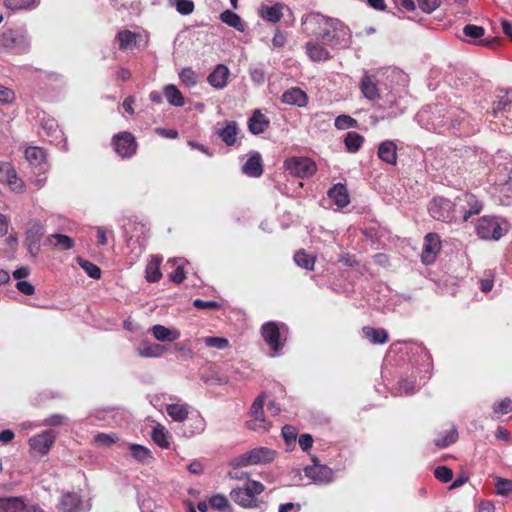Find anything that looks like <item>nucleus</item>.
Here are the masks:
<instances>
[{
  "mask_svg": "<svg viewBox=\"0 0 512 512\" xmlns=\"http://www.w3.org/2000/svg\"><path fill=\"white\" fill-rule=\"evenodd\" d=\"M304 30L324 44L336 45L340 37L347 35L348 27L340 20L326 17L320 13H311L303 20Z\"/></svg>",
  "mask_w": 512,
  "mask_h": 512,
  "instance_id": "f257e3e1",
  "label": "nucleus"
},
{
  "mask_svg": "<svg viewBox=\"0 0 512 512\" xmlns=\"http://www.w3.org/2000/svg\"><path fill=\"white\" fill-rule=\"evenodd\" d=\"M265 490V486L256 480H248L243 487H237L230 492L231 499L240 507L255 509L259 507L257 496Z\"/></svg>",
  "mask_w": 512,
  "mask_h": 512,
  "instance_id": "f03ea898",
  "label": "nucleus"
},
{
  "mask_svg": "<svg viewBox=\"0 0 512 512\" xmlns=\"http://www.w3.org/2000/svg\"><path fill=\"white\" fill-rule=\"evenodd\" d=\"M510 228L505 219L483 216L476 225L477 235L484 240H499Z\"/></svg>",
  "mask_w": 512,
  "mask_h": 512,
  "instance_id": "7ed1b4c3",
  "label": "nucleus"
},
{
  "mask_svg": "<svg viewBox=\"0 0 512 512\" xmlns=\"http://www.w3.org/2000/svg\"><path fill=\"white\" fill-rule=\"evenodd\" d=\"M428 211L430 215L438 221L451 223L459 218L457 198L454 201L444 197H434L429 204Z\"/></svg>",
  "mask_w": 512,
  "mask_h": 512,
  "instance_id": "20e7f679",
  "label": "nucleus"
},
{
  "mask_svg": "<svg viewBox=\"0 0 512 512\" xmlns=\"http://www.w3.org/2000/svg\"><path fill=\"white\" fill-rule=\"evenodd\" d=\"M275 457V450L268 447H257L234 458L232 465L234 467L263 465L271 463Z\"/></svg>",
  "mask_w": 512,
  "mask_h": 512,
  "instance_id": "39448f33",
  "label": "nucleus"
},
{
  "mask_svg": "<svg viewBox=\"0 0 512 512\" xmlns=\"http://www.w3.org/2000/svg\"><path fill=\"white\" fill-rule=\"evenodd\" d=\"M284 167L291 175L298 178L311 177L317 171L315 162L307 157L288 158L284 162Z\"/></svg>",
  "mask_w": 512,
  "mask_h": 512,
  "instance_id": "423d86ee",
  "label": "nucleus"
},
{
  "mask_svg": "<svg viewBox=\"0 0 512 512\" xmlns=\"http://www.w3.org/2000/svg\"><path fill=\"white\" fill-rule=\"evenodd\" d=\"M497 97L498 100L493 104V114L504 128L512 129V92L505 91Z\"/></svg>",
  "mask_w": 512,
  "mask_h": 512,
  "instance_id": "0eeeda50",
  "label": "nucleus"
},
{
  "mask_svg": "<svg viewBox=\"0 0 512 512\" xmlns=\"http://www.w3.org/2000/svg\"><path fill=\"white\" fill-rule=\"evenodd\" d=\"M114 151L121 158H131L136 154L138 144L135 136L127 131L115 134L112 138Z\"/></svg>",
  "mask_w": 512,
  "mask_h": 512,
  "instance_id": "6e6552de",
  "label": "nucleus"
},
{
  "mask_svg": "<svg viewBox=\"0 0 512 512\" xmlns=\"http://www.w3.org/2000/svg\"><path fill=\"white\" fill-rule=\"evenodd\" d=\"M264 396L259 395L251 405V419L246 421L245 426L249 430L265 432L270 428V423L264 417Z\"/></svg>",
  "mask_w": 512,
  "mask_h": 512,
  "instance_id": "1a4fd4ad",
  "label": "nucleus"
},
{
  "mask_svg": "<svg viewBox=\"0 0 512 512\" xmlns=\"http://www.w3.org/2000/svg\"><path fill=\"white\" fill-rule=\"evenodd\" d=\"M456 198L458 215L463 222L468 221L471 216L479 214L483 209V203L474 194L464 193Z\"/></svg>",
  "mask_w": 512,
  "mask_h": 512,
  "instance_id": "9d476101",
  "label": "nucleus"
},
{
  "mask_svg": "<svg viewBox=\"0 0 512 512\" xmlns=\"http://www.w3.org/2000/svg\"><path fill=\"white\" fill-rule=\"evenodd\" d=\"M441 249L440 237L436 233H428L424 238V244L421 253V260L424 264L434 263L437 253Z\"/></svg>",
  "mask_w": 512,
  "mask_h": 512,
  "instance_id": "9b49d317",
  "label": "nucleus"
},
{
  "mask_svg": "<svg viewBox=\"0 0 512 512\" xmlns=\"http://www.w3.org/2000/svg\"><path fill=\"white\" fill-rule=\"evenodd\" d=\"M58 512H83V499L76 492L63 493L57 504Z\"/></svg>",
  "mask_w": 512,
  "mask_h": 512,
  "instance_id": "f8f14e48",
  "label": "nucleus"
},
{
  "mask_svg": "<svg viewBox=\"0 0 512 512\" xmlns=\"http://www.w3.org/2000/svg\"><path fill=\"white\" fill-rule=\"evenodd\" d=\"M264 341L270 346L273 352H279L283 344L280 342V329L275 322H267L261 328Z\"/></svg>",
  "mask_w": 512,
  "mask_h": 512,
  "instance_id": "ddd939ff",
  "label": "nucleus"
},
{
  "mask_svg": "<svg viewBox=\"0 0 512 512\" xmlns=\"http://www.w3.org/2000/svg\"><path fill=\"white\" fill-rule=\"evenodd\" d=\"M305 475L315 483L327 484L333 480V470L326 465L314 464L304 469Z\"/></svg>",
  "mask_w": 512,
  "mask_h": 512,
  "instance_id": "4468645a",
  "label": "nucleus"
},
{
  "mask_svg": "<svg viewBox=\"0 0 512 512\" xmlns=\"http://www.w3.org/2000/svg\"><path fill=\"white\" fill-rule=\"evenodd\" d=\"M55 441V435L52 431H45L41 434L35 435L29 439V445L35 452L45 455L49 452Z\"/></svg>",
  "mask_w": 512,
  "mask_h": 512,
  "instance_id": "2eb2a0df",
  "label": "nucleus"
},
{
  "mask_svg": "<svg viewBox=\"0 0 512 512\" xmlns=\"http://www.w3.org/2000/svg\"><path fill=\"white\" fill-rule=\"evenodd\" d=\"M230 71L224 64H218L208 75L207 82L216 89H223L227 85Z\"/></svg>",
  "mask_w": 512,
  "mask_h": 512,
  "instance_id": "dca6fc26",
  "label": "nucleus"
},
{
  "mask_svg": "<svg viewBox=\"0 0 512 512\" xmlns=\"http://www.w3.org/2000/svg\"><path fill=\"white\" fill-rule=\"evenodd\" d=\"M281 101L288 105L305 107L308 103V96L302 89L292 87L282 94Z\"/></svg>",
  "mask_w": 512,
  "mask_h": 512,
  "instance_id": "f3484780",
  "label": "nucleus"
},
{
  "mask_svg": "<svg viewBox=\"0 0 512 512\" xmlns=\"http://www.w3.org/2000/svg\"><path fill=\"white\" fill-rule=\"evenodd\" d=\"M378 157L385 163L396 165L397 146L394 141L386 140L380 143L377 151Z\"/></svg>",
  "mask_w": 512,
  "mask_h": 512,
  "instance_id": "a211bd4d",
  "label": "nucleus"
},
{
  "mask_svg": "<svg viewBox=\"0 0 512 512\" xmlns=\"http://www.w3.org/2000/svg\"><path fill=\"white\" fill-rule=\"evenodd\" d=\"M359 88L368 100L374 101L380 98V93L375 76L364 75L361 79Z\"/></svg>",
  "mask_w": 512,
  "mask_h": 512,
  "instance_id": "6ab92c4d",
  "label": "nucleus"
},
{
  "mask_svg": "<svg viewBox=\"0 0 512 512\" xmlns=\"http://www.w3.org/2000/svg\"><path fill=\"white\" fill-rule=\"evenodd\" d=\"M327 194L339 208H344L350 203L348 190L342 183L333 185Z\"/></svg>",
  "mask_w": 512,
  "mask_h": 512,
  "instance_id": "aec40b11",
  "label": "nucleus"
},
{
  "mask_svg": "<svg viewBox=\"0 0 512 512\" xmlns=\"http://www.w3.org/2000/svg\"><path fill=\"white\" fill-rule=\"evenodd\" d=\"M308 57L314 62L327 61L331 58L329 51L320 43L309 41L305 44Z\"/></svg>",
  "mask_w": 512,
  "mask_h": 512,
  "instance_id": "412c9836",
  "label": "nucleus"
},
{
  "mask_svg": "<svg viewBox=\"0 0 512 512\" xmlns=\"http://www.w3.org/2000/svg\"><path fill=\"white\" fill-rule=\"evenodd\" d=\"M244 174L250 177H260L263 174V165L259 153L252 154L242 167Z\"/></svg>",
  "mask_w": 512,
  "mask_h": 512,
  "instance_id": "4be33fe9",
  "label": "nucleus"
},
{
  "mask_svg": "<svg viewBox=\"0 0 512 512\" xmlns=\"http://www.w3.org/2000/svg\"><path fill=\"white\" fill-rule=\"evenodd\" d=\"M269 120L259 110L253 112L248 121V129L252 134L263 133L269 127Z\"/></svg>",
  "mask_w": 512,
  "mask_h": 512,
  "instance_id": "5701e85b",
  "label": "nucleus"
},
{
  "mask_svg": "<svg viewBox=\"0 0 512 512\" xmlns=\"http://www.w3.org/2000/svg\"><path fill=\"white\" fill-rule=\"evenodd\" d=\"M238 125L235 121H226L225 126L217 131V135L227 146H233L237 141Z\"/></svg>",
  "mask_w": 512,
  "mask_h": 512,
  "instance_id": "b1692460",
  "label": "nucleus"
},
{
  "mask_svg": "<svg viewBox=\"0 0 512 512\" xmlns=\"http://www.w3.org/2000/svg\"><path fill=\"white\" fill-rule=\"evenodd\" d=\"M24 155L31 166L41 167L43 164H46L47 154L46 151L41 147H27L24 152Z\"/></svg>",
  "mask_w": 512,
  "mask_h": 512,
  "instance_id": "393cba45",
  "label": "nucleus"
},
{
  "mask_svg": "<svg viewBox=\"0 0 512 512\" xmlns=\"http://www.w3.org/2000/svg\"><path fill=\"white\" fill-rule=\"evenodd\" d=\"M363 336L368 339L372 344H385L389 340L388 333L385 329H376L371 326H364L362 328Z\"/></svg>",
  "mask_w": 512,
  "mask_h": 512,
  "instance_id": "a878e982",
  "label": "nucleus"
},
{
  "mask_svg": "<svg viewBox=\"0 0 512 512\" xmlns=\"http://www.w3.org/2000/svg\"><path fill=\"white\" fill-rule=\"evenodd\" d=\"M44 245L54 246L57 250L64 251L74 247V241L67 235L52 234L47 237Z\"/></svg>",
  "mask_w": 512,
  "mask_h": 512,
  "instance_id": "bb28decb",
  "label": "nucleus"
},
{
  "mask_svg": "<svg viewBox=\"0 0 512 512\" xmlns=\"http://www.w3.org/2000/svg\"><path fill=\"white\" fill-rule=\"evenodd\" d=\"M44 234V226L38 219H32L28 222L25 233V242H40Z\"/></svg>",
  "mask_w": 512,
  "mask_h": 512,
  "instance_id": "cd10ccee",
  "label": "nucleus"
},
{
  "mask_svg": "<svg viewBox=\"0 0 512 512\" xmlns=\"http://www.w3.org/2000/svg\"><path fill=\"white\" fill-rule=\"evenodd\" d=\"M167 414L176 422H183L188 418L189 406L187 404H169L166 406Z\"/></svg>",
  "mask_w": 512,
  "mask_h": 512,
  "instance_id": "c85d7f7f",
  "label": "nucleus"
},
{
  "mask_svg": "<svg viewBox=\"0 0 512 512\" xmlns=\"http://www.w3.org/2000/svg\"><path fill=\"white\" fill-rule=\"evenodd\" d=\"M283 4L276 3L273 6H263L261 9V16L264 20L270 23H277L282 18Z\"/></svg>",
  "mask_w": 512,
  "mask_h": 512,
  "instance_id": "c756f323",
  "label": "nucleus"
},
{
  "mask_svg": "<svg viewBox=\"0 0 512 512\" xmlns=\"http://www.w3.org/2000/svg\"><path fill=\"white\" fill-rule=\"evenodd\" d=\"M152 334L159 341H175L180 337L177 330H171L160 324L152 327Z\"/></svg>",
  "mask_w": 512,
  "mask_h": 512,
  "instance_id": "7c9ffc66",
  "label": "nucleus"
},
{
  "mask_svg": "<svg viewBox=\"0 0 512 512\" xmlns=\"http://www.w3.org/2000/svg\"><path fill=\"white\" fill-rule=\"evenodd\" d=\"M24 502L20 497L0 498V512H21Z\"/></svg>",
  "mask_w": 512,
  "mask_h": 512,
  "instance_id": "2f4dec72",
  "label": "nucleus"
},
{
  "mask_svg": "<svg viewBox=\"0 0 512 512\" xmlns=\"http://www.w3.org/2000/svg\"><path fill=\"white\" fill-rule=\"evenodd\" d=\"M220 19L223 23L227 24L230 27L235 28L236 30L243 32L245 30V23L241 19V17L231 10H225L220 14Z\"/></svg>",
  "mask_w": 512,
  "mask_h": 512,
  "instance_id": "473e14b6",
  "label": "nucleus"
},
{
  "mask_svg": "<svg viewBox=\"0 0 512 512\" xmlns=\"http://www.w3.org/2000/svg\"><path fill=\"white\" fill-rule=\"evenodd\" d=\"M458 440V431L454 425H452L444 435L439 433L438 437L434 439V443L438 448H445L451 444H454Z\"/></svg>",
  "mask_w": 512,
  "mask_h": 512,
  "instance_id": "72a5a7b5",
  "label": "nucleus"
},
{
  "mask_svg": "<svg viewBox=\"0 0 512 512\" xmlns=\"http://www.w3.org/2000/svg\"><path fill=\"white\" fill-rule=\"evenodd\" d=\"M169 436V432L164 426L157 424L153 427L151 437L154 443L159 447L163 449H168L170 447V442L168 440Z\"/></svg>",
  "mask_w": 512,
  "mask_h": 512,
  "instance_id": "f704fd0d",
  "label": "nucleus"
},
{
  "mask_svg": "<svg viewBox=\"0 0 512 512\" xmlns=\"http://www.w3.org/2000/svg\"><path fill=\"white\" fill-rule=\"evenodd\" d=\"M160 263V259H158L157 257H153L151 261L147 264L145 269V278L148 282L155 283L161 279L162 273L160 271Z\"/></svg>",
  "mask_w": 512,
  "mask_h": 512,
  "instance_id": "c9c22d12",
  "label": "nucleus"
},
{
  "mask_svg": "<svg viewBox=\"0 0 512 512\" xmlns=\"http://www.w3.org/2000/svg\"><path fill=\"white\" fill-rule=\"evenodd\" d=\"M7 184L9 188L15 193H23L26 185L24 181L18 177L16 170L10 167L6 171Z\"/></svg>",
  "mask_w": 512,
  "mask_h": 512,
  "instance_id": "e433bc0d",
  "label": "nucleus"
},
{
  "mask_svg": "<svg viewBox=\"0 0 512 512\" xmlns=\"http://www.w3.org/2000/svg\"><path fill=\"white\" fill-rule=\"evenodd\" d=\"M3 47L15 52L20 53L26 50V45L22 38H15L12 34H4L1 39Z\"/></svg>",
  "mask_w": 512,
  "mask_h": 512,
  "instance_id": "4c0bfd02",
  "label": "nucleus"
},
{
  "mask_svg": "<svg viewBox=\"0 0 512 512\" xmlns=\"http://www.w3.org/2000/svg\"><path fill=\"white\" fill-rule=\"evenodd\" d=\"M363 142L364 137L354 131L348 132L344 139L346 150L350 153H356L361 148Z\"/></svg>",
  "mask_w": 512,
  "mask_h": 512,
  "instance_id": "58836bf2",
  "label": "nucleus"
},
{
  "mask_svg": "<svg viewBox=\"0 0 512 512\" xmlns=\"http://www.w3.org/2000/svg\"><path fill=\"white\" fill-rule=\"evenodd\" d=\"M164 95L171 105L177 107L184 105V98L182 96V93L175 85H167L164 88Z\"/></svg>",
  "mask_w": 512,
  "mask_h": 512,
  "instance_id": "ea45409f",
  "label": "nucleus"
},
{
  "mask_svg": "<svg viewBox=\"0 0 512 512\" xmlns=\"http://www.w3.org/2000/svg\"><path fill=\"white\" fill-rule=\"evenodd\" d=\"M165 351V346L156 343H144L143 347L138 349V353L142 357H160Z\"/></svg>",
  "mask_w": 512,
  "mask_h": 512,
  "instance_id": "a19ab883",
  "label": "nucleus"
},
{
  "mask_svg": "<svg viewBox=\"0 0 512 512\" xmlns=\"http://www.w3.org/2000/svg\"><path fill=\"white\" fill-rule=\"evenodd\" d=\"M295 263L306 270H313L315 264V257L306 253L305 250H299L294 255Z\"/></svg>",
  "mask_w": 512,
  "mask_h": 512,
  "instance_id": "79ce46f5",
  "label": "nucleus"
},
{
  "mask_svg": "<svg viewBox=\"0 0 512 512\" xmlns=\"http://www.w3.org/2000/svg\"><path fill=\"white\" fill-rule=\"evenodd\" d=\"M130 450L133 458L141 463H145L149 458H151L150 450L142 445L131 444Z\"/></svg>",
  "mask_w": 512,
  "mask_h": 512,
  "instance_id": "37998d69",
  "label": "nucleus"
},
{
  "mask_svg": "<svg viewBox=\"0 0 512 512\" xmlns=\"http://www.w3.org/2000/svg\"><path fill=\"white\" fill-rule=\"evenodd\" d=\"M119 49L126 50L133 42H135L136 34L130 30H123L117 34Z\"/></svg>",
  "mask_w": 512,
  "mask_h": 512,
  "instance_id": "c03bdc74",
  "label": "nucleus"
},
{
  "mask_svg": "<svg viewBox=\"0 0 512 512\" xmlns=\"http://www.w3.org/2000/svg\"><path fill=\"white\" fill-rule=\"evenodd\" d=\"M179 78L181 82L188 87L195 86L198 82L197 74L194 70H192V68L189 67L181 70L179 73Z\"/></svg>",
  "mask_w": 512,
  "mask_h": 512,
  "instance_id": "a18cd8bd",
  "label": "nucleus"
},
{
  "mask_svg": "<svg viewBox=\"0 0 512 512\" xmlns=\"http://www.w3.org/2000/svg\"><path fill=\"white\" fill-rule=\"evenodd\" d=\"M15 100V91L12 88L0 84V106L11 105Z\"/></svg>",
  "mask_w": 512,
  "mask_h": 512,
  "instance_id": "49530a36",
  "label": "nucleus"
},
{
  "mask_svg": "<svg viewBox=\"0 0 512 512\" xmlns=\"http://www.w3.org/2000/svg\"><path fill=\"white\" fill-rule=\"evenodd\" d=\"M79 265L87 273V275L93 279H99L101 277V269L94 263L79 259Z\"/></svg>",
  "mask_w": 512,
  "mask_h": 512,
  "instance_id": "de8ad7c7",
  "label": "nucleus"
},
{
  "mask_svg": "<svg viewBox=\"0 0 512 512\" xmlns=\"http://www.w3.org/2000/svg\"><path fill=\"white\" fill-rule=\"evenodd\" d=\"M36 0H4V4L11 10H23L31 8Z\"/></svg>",
  "mask_w": 512,
  "mask_h": 512,
  "instance_id": "09e8293b",
  "label": "nucleus"
},
{
  "mask_svg": "<svg viewBox=\"0 0 512 512\" xmlns=\"http://www.w3.org/2000/svg\"><path fill=\"white\" fill-rule=\"evenodd\" d=\"M334 124L337 129L344 130L356 127L357 121L349 115H339Z\"/></svg>",
  "mask_w": 512,
  "mask_h": 512,
  "instance_id": "8fccbe9b",
  "label": "nucleus"
},
{
  "mask_svg": "<svg viewBox=\"0 0 512 512\" xmlns=\"http://www.w3.org/2000/svg\"><path fill=\"white\" fill-rule=\"evenodd\" d=\"M206 346L223 350L229 347L228 339L224 337L209 336L204 339Z\"/></svg>",
  "mask_w": 512,
  "mask_h": 512,
  "instance_id": "3c124183",
  "label": "nucleus"
},
{
  "mask_svg": "<svg viewBox=\"0 0 512 512\" xmlns=\"http://www.w3.org/2000/svg\"><path fill=\"white\" fill-rule=\"evenodd\" d=\"M209 503L212 508L219 511H225L230 507L228 499L222 494H216L212 496L209 500Z\"/></svg>",
  "mask_w": 512,
  "mask_h": 512,
  "instance_id": "603ef678",
  "label": "nucleus"
},
{
  "mask_svg": "<svg viewBox=\"0 0 512 512\" xmlns=\"http://www.w3.org/2000/svg\"><path fill=\"white\" fill-rule=\"evenodd\" d=\"M463 34L472 39H479L484 36L485 29L482 26L467 24L463 28Z\"/></svg>",
  "mask_w": 512,
  "mask_h": 512,
  "instance_id": "864d4df0",
  "label": "nucleus"
},
{
  "mask_svg": "<svg viewBox=\"0 0 512 512\" xmlns=\"http://www.w3.org/2000/svg\"><path fill=\"white\" fill-rule=\"evenodd\" d=\"M434 476L439 481L448 483L453 478V471L447 466H438L434 470Z\"/></svg>",
  "mask_w": 512,
  "mask_h": 512,
  "instance_id": "5fc2aeb1",
  "label": "nucleus"
},
{
  "mask_svg": "<svg viewBox=\"0 0 512 512\" xmlns=\"http://www.w3.org/2000/svg\"><path fill=\"white\" fill-rule=\"evenodd\" d=\"M493 411L496 414L504 415L512 411V400L504 398L493 405Z\"/></svg>",
  "mask_w": 512,
  "mask_h": 512,
  "instance_id": "6e6d98bb",
  "label": "nucleus"
},
{
  "mask_svg": "<svg viewBox=\"0 0 512 512\" xmlns=\"http://www.w3.org/2000/svg\"><path fill=\"white\" fill-rule=\"evenodd\" d=\"M282 436L288 446L295 445L297 439V430L294 426L285 425L282 428Z\"/></svg>",
  "mask_w": 512,
  "mask_h": 512,
  "instance_id": "4d7b16f0",
  "label": "nucleus"
},
{
  "mask_svg": "<svg viewBox=\"0 0 512 512\" xmlns=\"http://www.w3.org/2000/svg\"><path fill=\"white\" fill-rule=\"evenodd\" d=\"M418 7L424 12V13H432L434 10H436L440 4L441 0H417Z\"/></svg>",
  "mask_w": 512,
  "mask_h": 512,
  "instance_id": "13d9d810",
  "label": "nucleus"
},
{
  "mask_svg": "<svg viewBox=\"0 0 512 512\" xmlns=\"http://www.w3.org/2000/svg\"><path fill=\"white\" fill-rule=\"evenodd\" d=\"M175 7L180 14L189 15L194 10V3L192 0H177Z\"/></svg>",
  "mask_w": 512,
  "mask_h": 512,
  "instance_id": "bf43d9fd",
  "label": "nucleus"
},
{
  "mask_svg": "<svg viewBox=\"0 0 512 512\" xmlns=\"http://www.w3.org/2000/svg\"><path fill=\"white\" fill-rule=\"evenodd\" d=\"M495 487L497 494L507 496L512 491V481L508 479H499Z\"/></svg>",
  "mask_w": 512,
  "mask_h": 512,
  "instance_id": "052dcab7",
  "label": "nucleus"
},
{
  "mask_svg": "<svg viewBox=\"0 0 512 512\" xmlns=\"http://www.w3.org/2000/svg\"><path fill=\"white\" fill-rule=\"evenodd\" d=\"M193 306L199 310H203V309L218 310L221 308L220 303H218L217 301H204L201 299H195L193 301Z\"/></svg>",
  "mask_w": 512,
  "mask_h": 512,
  "instance_id": "680f3d73",
  "label": "nucleus"
},
{
  "mask_svg": "<svg viewBox=\"0 0 512 512\" xmlns=\"http://www.w3.org/2000/svg\"><path fill=\"white\" fill-rule=\"evenodd\" d=\"M95 442L110 446L111 444L115 443L117 440V437L115 434H105V433H99L95 436Z\"/></svg>",
  "mask_w": 512,
  "mask_h": 512,
  "instance_id": "e2e57ef3",
  "label": "nucleus"
},
{
  "mask_svg": "<svg viewBox=\"0 0 512 512\" xmlns=\"http://www.w3.org/2000/svg\"><path fill=\"white\" fill-rule=\"evenodd\" d=\"M185 278L184 268L180 265L169 274V279L176 284L182 283Z\"/></svg>",
  "mask_w": 512,
  "mask_h": 512,
  "instance_id": "0e129e2a",
  "label": "nucleus"
},
{
  "mask_svg": "<svg viewBox=\"0 0 512 512\" xmlns=\"http://www.w3.org/2000/svg\"><path fill=\"white\" fill-rule=\"evenodd\" d=\"M16 288L21 293H23L24 295H27V296L33 295L35 292L34 286L30 282L25 281V280L18 281L16 283Z\"/></svg>",
  "mask_w": 512,
  "mask_h": 512,
  "instance_id": "69168bd1",
  "label": "nucleus"
},
{
  "mask_svg": "<svg viewBox=\"0 0 512 512\" xmlns=\"http://www.w3.org/2000/svg\"><path fill=\"white\" fill-rule=\"evenodd\" d=\"M298 443H299L301 449L303 451L307 452L309 449H311V447L313 445V438L308 433L301 434L298 439Z\"/></svg>",
  "mask_w": 512,
  "mask_h": 512,
  "instance_id": "338daca9",
  "label": "nucleus"
},
{
  "mask_svg": "<svg viewBox=\"0 0 512 512\" xmlns=\"http://www.w3.org/2000/svg\"><path fill=\"white\" fill-rule=\"evenodd\" d=\"M66 417L61 414H54L45 419L44 424L47 426H60L64 424Z\"/></svg>",
  "mask_w": 512,
  "mask_h": 512,
  "instance_id": "774afa93",
  "label": "nucleus"
}]
</instances>
